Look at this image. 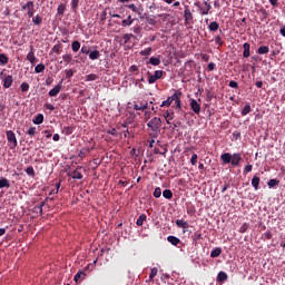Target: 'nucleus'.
<instances>
[{"mask_svg": "<svg viewBox=\"0 0 285 285\" xmlns=\"http://www.w3.org/2000/svg\"><path fill=\"white\" fill-rule=\"evenodd\" d=\"M205 7H199L198 8V12L199 14H202V17L206 16V14H210V10H213V6H210V2L208 1H203Z\"/></svg>", "mask_w": 285, "mask_h": 285, "instance_id": "obj_5", "label": "nucleus"}, {"mask_svg": "<svg viewBox=\"0 0 285 285\" xmlns=\"http://www.w3.org/2000/svg\"><path fill=\"white\" fill-rule=\"evenodd\" d=\"M207 68H208L209 72H213V70H215V68H216L215 62H209Z\"/></svg>", "mask_w": 285, "mask_h": 285, "instance_id": "obj_62", "label": "nucleus"}, {"mask_svg": "<svg viewBox=\"0 0 285 285\" xmlns=\"http://www.w3.org/2000/svg\"><path fill=\"white\" fill-rule=\"evenodd\" d=\"M6 135H7V141L10 150H16L18 145L17 135H14V131L12 130H7Z\"/></svg>", "mask_w": 285, "mask_h": 285, "instance_id": "obj_2", "label": "nucleus"}, {"mask_svg": "<svg viewBox=\"0 0 285 285\" xmlns=\"http://www.w3.org/2000/svg\"><path fill=\"white\" fill-rule=\"evenodd\" d=\"M80 49H81V42H79L78 40H75L71 42L72 52H79Z\"/></svg>", "mask_w": 285, "mask_h": 285, "instance_id": "obj_22", "label": "nucleus"}, {"mask_svg": "<svg viewBox=\"0 0 285 285\" xmlns=\"http://www.w3.org/2000/svg\"><path fill=\"white\" fill-rule=\"evenodd\" d=\"M243 49H244V51H243V57H244L245 59H248V57H250V43L245 42V43L243 45Z\"/></svg>", "mask_w": 285, "mask_h": 285, "instance_id": "obj_14", "label": "nucleus"}, {"mask_svg": "<svg viewBox=\"0 0 285 285\" xmlns=\"http://www.w3.org/2000/svg\"><path fill=\"white\" fill-rule=\"evenodd\" d=\"M165 119H169V120L175 119V112H174L171 109H168V110L165 112Z\"/></svg>", "mask_w": 285, "mask_h": 285, "instance_id": "obj_36", "label": "nucleus"}, {"mask_svg": "<svg viewBox=\"0 0 285 285\" xmlns=\"http://www.w3.org/2000/svg\"><path fill=\"white\" fill-rule=\"evenodd\" d=\"M228 279V274L226 272H219L217 275V282H226Z\"/></svg>", "mask_w": 285, "mask_h": 285, "instance_id": "obj_25", "label": "nucleus"}, {"mask_svg": "<svg viewBox=\"0 0 285 285\" xmlns=\"http://www.w3.org/2000/svg\"><path fill=\"white\" fill-rule=\"evenodd\" d=\"M214 41H215V45L216 46H224V40H222V37L220 36H216L214 38Z\"/></svg>", "mask_w": 285, "mask_h": 285, "instance_id": "obj_53", "label": "nucleus"}, {"mask_svg": "<svg viewBox=\"0 0 285 285\" xmlns=\"http://www.w3.org/2000/svg\"><path fill=\"white\" fill-rule=\"evenodd\" d=\"M208 30H210V32H217L219 30V22L217 21H213L208 24Z\"/></svg>", "mask_w": 285, "mask_h": 285, "instance_id": "obj_20", "label": "nucleus"}, {"mask_svg": "<svg viewBox=\"0 0 285 285\" xmlns=\"http://www.w3.org/2000/svg\"><path fill=\"white\" fill-rule=\"evenodd\" d=\"M46 206V203L42 202L39 205L35 206V210H38L40 213V215H43V207Z\"/></svg>", "mask_w": 285, "mask_h": 285, "instance_id": "obj_42", "label": "nucleus"}, {"mask_svg": "<svg viewBox=\"0 0 285 285\" xmlns=\"http://www.w3.org/2000/svg\"><path fill=\"white\" fill-rule=\"evenodd\" d=\"M222 255V247H216L210 252V257L215 259L216 257H219Z\"/></svg>", "mask_w": 285, "mask_h": 285, "instance_id": "obj_23", "label": "nucleus"}, {"mask_svg": "<svg viewBox=\"0 0 285 285\" xmlns=\"http://www.w3.org/2000/svg\"><path fill=\"white\" fill-rule=\"evenodd\" d=\"M246 230H248V224L244 223V224L239 227V233H246Z\"/></svg>", "mask_w": 285, "mask_h": 285, "instance_id": "obj_56", "label": "nucleus"}, {"mask_svg": "<svg viewBox=\"0 0 285 285\" xmlns=\"http://www.w3.org/2000/svg\"><path fill=\"white\" fill-rule=\"evenodd\" d=\"M27 59L30 63H35L37 61V56H35V47L30 46V51L27 55Z\"/></svg>", "mask_w": 285, "mask_h": 285, "instance_id": "obj_10", "label": "nucleus"}, {"mask_svg": "<svg viewBox=\"0 0 285 285\" xmlns=\"http://www.w3.org/2000/svg\"><path fill=\"white\" fill-rule=\"evenodd\" d=\"M70 6H71V10L73 12H77V8H79V0H71Z\"/></svg>", "mask_w": 285, "mask_h": 285, "instance_id": "obj_43", "label": "nucleus"}, {"mask_svg": "<svg viewBox=\"0 0 285 285\" xmlns=\"http://www.w3.org/2000/svg\"><path fill=\"white\" fill-rule=\"evenodd\" d=\"M139 55H140V57H144V59H148V57L150 55H153V48L149 47V48H146V49L139 51Z\"/></svg>", "mask_w": 285, "mask_h": 285, "instance_id": "obj_17", "label": "nucleus"}, {"mask_svg": "<svg viewBox=\"0 0 285 285\" xmlns=\"http://www.w3.org/2000/svg\"><path fill=\"white\" fill-rule=\"evenodd\" d=\"M75 75V71L72 69H69L66 71L67 79H70Z\"/></svg>", "mask_w": 285, "mask_h": 285, "instance_id": "obj_59", "label": "nucleus"}, {"mask_svg": "<svg viewBox=\"0 0 285 285\" xmlns=\"http://www.w3.org/2000/svg\"><path fill=\"white\" fill-rule=\"evenodd\" d=\"M131 23H135V19H132V16H127V19L122 20L121 26L122 28H130Z\"/></svg>", "mask_w": 285, "mask_h": 285, "instance_id": "obj_15", "label": "nucleus"}, {"mask_svg": "<svg viewBox=\"0 0 285 285\" xmlns=\"http://www.w3.org/2000/svg\"><path fill=\"white\" fill-rule=\"evenodd\" d=\"M14 79H12V76L8 75L2 79V86L3 88H10L12 86Z\"/></svg>", "mask_w": 285, "mask_h": 285, "instance_id": "obj_9", "label": "nucleus"}, {"mask_svg": "<svg viewBox=\"0 0 285 285\" xmlns=\"http://www.w3.org/2000/svg\"><path fill=\"white\" fill-rule=\"evenodd\" d=\"M184 19L186 23H190V21H193V12L190 11V9H188V7H186L184 10Z\"/></svg>", "mask_w": 285, "mask_h": 285, "instance_id": "obj_11", "label": "nucleus"}, {"mask_svg": "<svg viewBox=\"0 0 285 285\" xmlns=\"http://www.w3.org/2000/svg\"><path fill=\"white\" fill-rule=\"evenodd\" d=\"M22 10H27L28 12L30 10H35V2L28 1L26 4L22 6Z\"/></svg>", "mask_w": 285, "mask_h": 285, "instance_id": "obj_28", "label": "nucleus"}, {"mask_svg": "<svg viewBox=\"0 0 285 285\" xmlns=\"http://www.w3.org/2000/svg\"><path fill=\"white\" fill-rule=\"evenodd\" d=\"M279 32H281L282 37H285V26L283 28H281Z\"/></svg>", "mask_w": 285, "mask_h": 285, "instance_id": "obj_64", "label": "nucleus"}, {"mask_svg": "<svg viewBox=\"0 0 285 285\" xmlns=\"http://www.w3.org/2000/svg\"><path fill=\"white\" fill-rule=\"evenodd\" d=\"M43 19L41 18V16L37 14L33 19L32 22L35 23V26H41Z\"/></svg>", "mask_w": 285, "mask_h": 285, "instance_id": "obj_41", "label": "nucleus"}, {"mask_svg": "<svg viewBox=\"0 0 285 285\" xmlns=\"http://www.w3.org/2000/svg\"><path fill=\"white\" fill-rule=\"evenodd\" d=\"M159 271L157 269V267H153L151 269H150V274H149V279H155V277H157V273H158Z\"/></svg>", "mask_w": 285, "mask_h": 285, "instance_id": "obj_44", "label": "nucleus"}, {"mask_svg": "<svg viewBox=\"0 0 285 285\" xmlns=\"http://www.w3.org/2000/svg\"><path fill=\"white\" fill-rule=\"evenodd\" d=\"M220 159L223 164H232L234 168H237L242 164V154L235 153L230 155V153H225L220 156Z\"/></svg>", "mask_w": 285, "mask_h": 285, "instance_id": "obj_1", "label": "nucleus"}, {"mask_svg": "<svg viewBox=\"0 0 285 285\" xmlns=\"http://www.w3.org/2000/svg\"><path fill=\"white\" fill-rule=\"evenodd\" d=\"M189 106H190L193 112H195V115H199V112H202V105H199V102H197V100L190 99Z\"/></svg>", "mask_w": 285, "mask_h": 285, "instance_id": "obj_6", "label": "nucleus"}, {"mask_svg": "<svg viewBox=\"0 0 285 285\" xmlns=\"http://www.w3.org/2000/svg\"><path fill=\"white\" fill-rule=\"evenodd\" d=\"M86 278V273H83L82 271H79L76 275H75V283L79 284V282H82V279Z\"/></svg>", "mask_w": 285, "mask_h": 285, "instance_id": "obj_18", "label": "nucleus"}, {"mask_svg": "<svg viewBox=\"0 0 285 285\" xmlns=\"http://www.w3.org/2000/svg\"><path fill=\"white\" fill-rule=\"evenodd\" d=\"M129 10H131V12H136L137 14H141V12H139V8H137V6H135V3H131L128 6Z\"/></svg>", "mask_w": 285, "mask_h": 285, "instance_id": "obj_51", "label": "nucleus"}, {"mask_svg": "<svg viewBox=\"0 0 285 285\" xmlns=\"http://www.w3.org/2000/svg\"><path fill=\"white\" fill-rule=\"evenodd\" d=\"M148 128L153 130V132H159V128H161V118L154 117L148 124Z\"/></svg>", "mask_w": 285, "mask_h": 285, "instance_id": "obj_3", "label": "nucleus"}, {"mask_svg": "<svg viewBox=\"0 0 285 285\" xmlns=\"http://www.w3.org/2000/svg\"><path fill=\"white\" fill-rule=\"evenodd\" d=\"M0 188H10V183L7 178L0 179Z\"/></svg>", "mask_w": 285, "mask_h": 285, "instance_id": "obj_39", "label": "nucleus"}, {"mask_svg": "<svg viewBox=\"0 0 285 285\" xmlns=\"http://www.w3.org/2000/svg\"><path fill=\"white\" fill-rule=\"evenodd\" d=\"M146 21L149 26H157V20L155 19V17H147Z\"/></svg>", "mask_w": 285, "mask_h": 285, "instance_id": "obj_47", "label": "nucleus"}, {"mask_svg": "<svg viewBox=\"0 0 285 285\" xmlns=\"http://www.w3.org/2000/svg\"><path fill=\"white\" fill-rule=\"evenodd\" d=\"M147 108H148V104L140 105V106L137 104L134 105V110H147Z\"/></svg>", "mask_w": 285, "mask_h": 285, "instance_id": "obj_45", "label": "nucleus"}, {"mask_svg": "<svg viewBox=\"0 0 285 285\" xmlns=\"http://www.w3.org/2000/svg\"><path fill=\"white\" fill-rule=\"evenodd\" d=\"M176 226H178V228H186L188 226V223L184 222V219H177Z\"/></svg>", "mask_w": 285, "mask_h": 285, "instance_id": "obj_37", "label": "nucleus"}, {"mask_svg": "<svg viewBox=\"0 0 285 285\" xmlns=\"http://www.w3.org/2000/svg\"><path fill=\"white\" fill-rule=\"evenodd\" d=\"M70 177L73 179H83V175L77 169L71 173Z\"/></svg>", "mask_w": 285, "mask_h": 285, "instance_id": "obj_29", "label": "nucleus"}, {"mask_svg": "<svg viewBox=\"0 0 285 285\" xmlns=\"http://www.w3.org/2000/svg\"><path fill=\"white\" fill-rule=\"evenodd\" d=\"M61 82H59L58 85H56L50 91H49V97H57V95H59V92H61Z\"/></svg>", "mask_w": 285, "mask_h": 285, "instance_id": "obj_8", "label": "nucleus"}, {"mask_svg": "<svg viewBox=\"0 0 285 285\" xmlns=\"http://www.w3.org/2000/svg\"><path fill=\"white\" fill-rule=\"evenodd\" d=\"M250 114V105H245L243 110L240 111V115L243 117H246V115Z\"/></svg>", "mask_w": 285, "mask_h": 285, "instance_id": "obj_40", "label": "nucleus"}, {"mask_svg": "<svg viewBox=\"0 0 285 285\" xmlns=\"http://www.w3.org/2000/svg\"><path fill=\"white\" fill-rule=\"evenodd\" d=\"M163 197H165V199H173V190L170 189L163 190Z\"/></svg>", "mask_w": 285, "mask_h": 285, "instance_id": "obj_33", "label": "nucleus"}, {"mask_svg": "<svg viewBox=\"0 0 285 285\" xmlns=\"http://www.w3.org/2000/svg\"><path fill=\"white\" fill-rule=\"evenodd\" d=\"M267 186H268V188H275V186H279V180H277L275 178L269 179L267 183Z\"/></svg>", "mask_w": 285, "mask_h": 285, "instance_id": "obj_31", "label": "nucleus"}, {"mask_svg": "<svg viewBox=\"0 0 285 285\" xmlns=\"http://www.w3.org/2000/svg\"><path fill=\"white\" fill-rule=\"evenodd\" d=\"M88 153H90V148L85 147L79 151L78 157H80V159H83V157H86V155H88Z\"/></svg>", "mask_w": 285, "mask_h": 285, "instance_id": "obj_35", "label": "nucleus"}, {"mask_svg": "<svg viewBox=\"0 0 285 285\" xmlns=\"http://www.w3.org/2000/svg\"><path fill=\"white\" fill-rule=\"evenodd\" d=\"M197 158H198L197 154H193L191 155V158H190L191 166H196L197 165Z\"/></svg>", "mask_w": 285, "mask_h": 285, "instance_id": "obj_55", "label": "nucleus"}, {"mask_svg": "<svg viewBox=\"0 0 285 285\" xmlns=\"http://www.w3.org/2000/svg\"><path fill=\"white\" fill-rule=\"evenodd\" d=\"M146 219H147L146 214H141V215L138 217V219H137V222H136V225H137V226H144V222H146Z\"/></svg>", "mask_w": 285, "mask_h": 285, "instance_id": "obj_30", "label": "nucleus"}, {"mask_svg": "<svg viewBox=\"0 0 285 285\" xmlns=\"http://www.w3.org/2000/svg\"><path fill=\"white\" fill-rule=\"evenodd\" d=\"M80 55H90V47L82 46L80 49Z\"/></svg>", "mask_w": 285, "mask_h": 285, "instance_id": "obj_49", "label": "nucleus"}, {"mask_svg": "<svg viewBox=\"0 0 285 285\" xmlns=\"http://www.w3.org/2000/svg\"><path fill=\"white\" fill-rule=\"evenodd\" d=\"M154 197L156 199H159V197H161V187H156L154 190Z\"/></svg>", "mask_w": 285, "mask_h": 285, "instance_id": "obj_48", "label": "nucleus"}, {"mask_svg": "<svg viewBox=\"0 0 285 285\" xmlns=\"http://www.w3.org/2000/svg\"><path fill=\"white\" fill-rule=\"evenodd\" d=\"M175 107L181 110V91L174 92Z\"/></svg>", "mask_w": 285, "mask_h": 285, "instance_id": "obj_7", "label": "nucleus"}, {"mask_svg": "<svg viewBox=\"0 0 285 285\" xmlns=\"http://www.w3.org/2000/svg\"><path fill=\"white\" fill-rule=\"evenodd\" d=\"M62 61H65V63H71L72 62V55L71 53H65L62 56Z\"/></svg>", "mask_w": 285, "mask_h": 285, "instance_id": "obj_32", "label": "nucleus"}, {"mask_svg": "<svg viewBox=\"0 0 285 285\" xmlns=\"http://www.w3.org/2000/svg\"><path fill=\"white\" fill-rule=\"evenodd\" d=\"M27 135L35 137V135H37V127H30L27 131Z\"/></svg>", "mask_w": 285, "mask_h": 285, "instance_id": "obj_52", "label": "nucleus"}, {"mask_svg": "<svg viewBox=\"0 0 285 285\" xmlns=\"http://www.w3.org/2000/svg\"><path fill=\"white\" fill-rule=\"evenodd\" d=\"M229 88H239V83H237L235 80H232L229 81Z\"/></svg>", "mask_w": 285, "mask_h": 285, "instance_id": "obj_57", "label": "nucleus"}, {"mask_svg": "<svg viewBox=\"0 0 285 285\" xmlns=\"http://www.w3.org/2000/svg\"><path fill=\"white\" fill-rule=\"evenodd\" d=\"M130 37H132V35L125 33L122 36V39H124L125 43H128L130 41Z\"/></svg>", "mask_w": 285, "mask_h": 285, "instance_id": "obj_58", "label": "nucleus"}, {"mask_svg": "<svg viewBox=\"0 0 285 285\" xmlns=\"http://www.w3.org/2000/svg\"><path fill=\"white\" fill-rule=\"evenodd\" d=\"M167 242H169L171 246H179V244L181 243V240L176 236H168Z\"/></svg>", "mask_w": 285, "mask_h": 285, "instance_id": "obj_16", "label": "nucleus"}, {"mask_svg": "<svg viewBox=\"0 0 285 285\" xmlns=\"http://www.w3.org/2000/svg\"><path fill=\"white\" fill-rule=\"evenodd\" d=\"M32 122L36 126H40V124H43V114H38L33 119Z\"/></svg>", "mask_w": 285, "mask_h": 285, "instance_id": "obj_21", "label": "nucleus"}, {"mask_svg": "<svg viewBox=\"0 0 285 285\" xmlns=\"http://www.w3.org/2000/svg\"><path fill=\"white\" fill-rule=\"evenodd\" d=\"M98 76L95 73H89L86 76V81H97Z\"/></svg>", "mask_w": 285, "mask_h": 285, "instance_id": "obj_46", "label": "nucleus"}, {"mask_svg": "<svg viewBox=\"0 0 285 285\" xmlns=\"http://www.w3.org/2000/svg\"><path fill=\"white\" fill-rule=\"evenodd\" d=\"M139 70V67H137L136 65H132L129 67V72H137Z\"/></svg>", "mask_w": 285, "mask_h": 285, "instance_id": "obj_61", "label": "nucleus"}, {"mask_svg": "<svg viewBox=\"0 0 285 285\" xmlns=\"http://www.w3.org/2000/svg\"><path fill=\"white\" fill-rule=\"evenodd\" d=\"M161 63V59L159 57H150L146 62V66H159Z\"/></svg>", "mask_w": 285, "mask_h": 285, "instance_id": "obj_12", "label": "nucleus"}, {"mask_svg": "<svg viewBox=\"0 0 285 285\" xmlns=\"http://www.w3.org/2000/svg\"><path fill=\"white\" fill-rule=\"evenodd\" d=\"M8 61H10L8 56L6 53H0V66H8Z\"/></svg>", "mask_w": 285, "mask_h": 285, "instance_id": "obj_26", "label": "nucleus"}, {"mask_svg": "<svg viewBox=\"0 0 285 285\" xmlns=\"http://www.w3.org/2000/svg\"><path fill=\"white\" fill-rule=\"evenodd\" d=\"M101 57V52H99V50L95 49L92 51H89V59L91 61H97V59H99Z\"/></svg>", "mask_w": 285, "mask_h": 285, "instance_id": "obj_13", "label": "nucleus"}, {"mask_svg": "<svg viewBox=\"0 0 285 285\" xmlns=\"http://www.w3.org/2000/svg\"><path fill=\"white\" fill-rule=\"evenodd\" d=\"M43 70H46V65H43V63H39V65H37L36 68H35V72H36L37 75L43 72Z\"/></svg>", "mask_w": 285, "mask_h": 285, "instance_id": "obj_34", "label": "nucleus"}, {"mask_svg": "<svg viewBox=\"0 0 285 285\" xmlns=\"http://www.w3.org/2000/svg\"><path fill=\"white\" fill-rule=\"evenodd\" d=\"M20 88L22 92H28V90H30V85L28 82H22Z\"/></svg>", "mask_w": 285, "mask_h": 285, "instance_id": "obj_50", "label": "nucleus"}, {"mask_svg": "<svg viewBox=\"0 0 285 285\" xmlns=\"http://www.w3.org/2000/svg\"><path fill=\"white\" fill-rule=\"evenodd\" d=\"M161 77H164V70H156L154 72V75H150L148 77V83L149 85H153L155 83L156 81H159V79H161Z\"/></svg>", "mask_w": 285, "mask_h": 285, "instance_id": "obj_4", "label": "nucleus"}, {"mask_svg": "<svg viewBox=\"0 0 285 285\" xmlns=\"http://www.w3.org/2000/svg\"><path fill=\"white\" fill-rule=\"evenodd\" d=\"M259 181H261V179H259V177H257V176H254V177L252 178V186H253V188H254L255 190H259Z\"/></svg>", "mask_w": 285, "mask_h": 285, "instance_id": "obj_24", "label": "nucleus"}, {"mask_svg": "<svg viewBox=\"0 0 285 285\" xmlns=\"http://www.w3.org/2000/svg\"><path fill=\"white\" fill-rule=\"evenodd\" d=\"M57 12L58 14H63L66 12V4L58 6Z\"/></svg>", "mask_w": 285, "mask_h": 285, "instance_id": "obj_54", "label": "nucleus"}, {"mask_svg": "<svg viewBox=\"0 0 285 285\" xmlns=\"http://www.w3.org/2000/svg\"><path fill=\"white\" fill-rule=\"evenodd\" d=\"M244 173H245V174H246V173H253V165H247V166H245Z\"/></svg>", "mask_w": 285, "mask_h": 285, "instance_id": "obj_60", "label": "nucleus"}, {"mask_svg": "<svg viewBox=\"0 0 285 285\" xmlns=\"http://www.w3.org/2000/svg\"><path fill=\"white\" fill-rule=\"evenodd\" d=\"M258 55H268L271 52V49L268 46H261L257 50Z\"/></svg>", "mask_w": 285, "mask_h": 285, "instance_id": "obj_27", "label": "nucleus"}, {"mask_svg": "<svg viewBox=\"0 0 285 285\" xmlns=\"http://www.w3.org/2000/svg\"><path fill=\"white\" fill-rule=\"evenodd\" d=\"M46 108H47V110H55V105H52V104H47L46 105Z\"/></svg>", "mask_w": 285, "mask_h": 285, "instance_id": "obj_63", "label": "nucleus"}, {"mask_svg": "<svg viewBox=\"0 0 285 285\" xmlns=\"http://www.w3.org/2000/svg\"><path fill=\"white\" fill-rule=\"evenodd\" d=\"M173 101H175V97L174 94L171 96H169L165 101L161 102L160 107L164 108H169L170 104H173Z\"/></svg>", "mask_w": 285, "mask_h": 285, "instance_id": "obj_19", "label": "nucleus"}, {"mask_svg": "<svg viewBox=\"0 0 285 285\" xmlns=\"http://www.w3.org/2000/svg\"><path fill=\"white\" fill-rule=\"evenodd\" d=\"M26 174L29 176V177H35L36 173H35V168L32 166H29L24 169Z\"/></svg>", "mask_w": 285, "mask_h": 285, "instance_id": "obj_38", "label": "nucleus"}]
</instances>
